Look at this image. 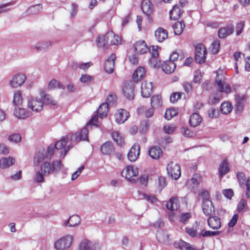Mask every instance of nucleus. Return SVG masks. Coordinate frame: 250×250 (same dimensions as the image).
<instances>
[{
	"label": "nucleus",
	"mask_w": 250,
	"mask_h": 250,
	"mask_svg": "<svg viewBox=\"0 0 250 250\" xmlns=\"http://www.w3.org/2000/svg\"><path fill=\"white\" fill-rule=\"evenodd\" d=\"M182 93L181 92H174L170 97V101L171 103H174L181 98Z\"/></svg>",
	"instance_id": "e2e57ef3"
},
{
	"label": "nucleus",
	"mask_w": 250,
	"mask_h": 250,
	"mask_svg": "<svg viewBox=\"0 0 250 250\" xmlns=\"http://www.w3.org/2000/svg\"><path fill=\"white\" fill-rule=\"evenodd\" d=\"M182 12L183 10L180 8V7L175 5L169 12L170 18L174 20H177L180 18Z\"/></svg>",
	"instance_id": "2f4dec72"
},
{
	"label": "nucleus",
	"mask_w": 250,
	"mask_h": 250,
	"mask_svg": "<svg viewBox=\"0 0 250 250\" xmlns=\"http://www.w3.org/2000/svg\"><path fill=\"white\" fill-rule=\"evenodd\" d=\"M215 85L217 90L220 92L229 93L231 91V87L229 84L218 78H216Z\"/></svg>",
	"instance_id": "4468645a"
},
{
	"label": "nucleus",
	"mask_w": 250,
	"mask_h": 250,
	"mask_svg": "<svg viewBox=\"0 0 250 250\" xmlns=\"http://www.w3.org/2000/svg\"><path fill=\"white\" fill-rule=\"evenodd\" d=\"M100 150L103 155H111L114 151V147L112 142L107 141L101 146Z\"/></svg>",
	"instance_id": "f3484780"
},
{
	"label": "nucleus",
	"mask_w": 250,
	"mask_h": 250,
	"mask_svg": "<svg viewBox=\"0 0 250 250\" xmlns=\"http://www.w3.org/2000/svg\"><path fill=\"white\" fill-rule=\"evenodd\" d=\"M13 5L12 2H8L0 4V14H2L10 10L9 6Z\"/></svg>",
	"instance_id": "4d7b16f0"
},
{
	"label": "nucleus",
	"mask_w": 250,
	"mask_h": 250,
	"mask_svg": "<svg viewBox=\"0 0 250 250\" xmlns=\"http://www.w3.org/2000/svg\"><path fill=\"white\" fill-rule=\"evenodd\" d=\"M129 117V112L124 109L118 110L115 114V121L119 124L124 123Z\"/></svg>",
	"instance_id": "9b49d317"
},
{
	"label": "nucleus",
	"mask_w": 250,
	"mask_h": 250,
	"mask_svg": "<svg viewBox=\"0 0 250 250\" xmlns=\"http://www.w3.org/2000/svg\"><path fill=\"white\" fill-rule=\"evenodd\" d=\"M78 225V215H72L66 220L63 224L65 227H73Z\"/></svg>",
	"instance_id": "c756f323"
},
{
	"label": "nucleus",
	"mask_w": 250,
	"mask_h": 250,
	"mask_svg": "<svg viewBox=\"0 0 250 250\" xmlns=\"http://www.w3.org/2000/svg\"><path fill=\"white\" fill-rule=\"evenodd\" d=\"M141 9L143 12L149 16L152 12V4L149 0H143L141 3Z\"/></svg>",
	"instance_id": "a878e982"
},
{
	"label": "nucleus",
	"mask_w": 250,
	"mask_h": 250,
	"mask_svg": "<svg viewBox=\"0 0 250 250\" xmlns=\"http://www.w3.org/2000/svg\"><path fill=\"white\" fill-rule=\"evenodd\" d=\"M51 45V43L50 42L45 41L37 44L35 46V48H36L38 51H40L42 50L47 49Z\"/></svg>",
	"instance_id": "49530a36"
},
{
	"label": "nucleus",
	"mask_w": 250,
	"mask_h": 250,
	"mask_svg": "<svg viewBox=\"0 0 250 250\" xmlns=\"http://www.w3.org/2000/svg\"><path fill=\"white\" fill-rule=\"evenodd\" d=\"M185 27V23L184 21H177L173 25V29L174 31L175 35H179L181 34L183 32L184 28Z\"/></svg>",
	"instance_id": "c9c22d12"
},
{
	"label": "nucleus",
	"mask_w": 250,
	"mask_h": 250,
	"mask_svg": "<svg viewBox=\"0 0 250 250\" xmlns=\"http://www.w3.org/2000/svg\"><path fill=\"white\" fill-rule=\"evenodd\" d=\"M89 126L86 125L79 132V141H85L89 142L88 133Z\"/></svg>",
	"instance_id": "4c0bfd02"
},
{
	"label": "nucleus",
	"mask_w": 250,
	"mask_h": 250,
	"mask_svg": "<svg viewBox=\"0 0 250 250\" xmlns=\"http://www.w3.org/2000/svg\"><path fill=\"white\" fill-rule=\"evenodd\" d=\"M155 36L159 42H162L167 38V32L163 28L159 27L155 32Z\"/></svg>",
	"instance_id": "393cba45"
},
{
	"label": "nucleus",
	"mask_w": 250,
	"mask_h": 250,
	"mask_svg": "<svg viewBox=\"0 0 250 250\" xmlns=\"http://www.w3.org/2000/svg\"><path fill=\"white\" fill-rule=\"evenodd\" d=\"M10 148L4 144H0V153L3 155H6L9 153Z\"/></svg>",
	"instance_id": "338daca9"
},
{
	"label": "nucleus",
	"mask_w": 250,
	"mask_h": 250,
	"mask_svg": "<svg viewBox=\"0 0 250 250\" xmlns=\"http://www.w3.org/2000/svg\"><path fill=\"white\" fill-rule=\"evenodd\" d=\"M79 250H93L92 243L87 240H83L79 245Z\"/></svg>",
	"instance_id": "79ce46f5"
},
{
	"label": "nucleus",
	"mask_w": 250,
	"mask_h": 250,
	"mask_svg": "<svg viewBox=\"0 0 250 250\" xmlns=\"http://www.w3.org/2000/svg\"><path fill=\"white\" fill-rule=\"evenodd\" d=\"M246 103V97L244 95H238L236 98L235 109L237 112H241L243 109Z\"/></svg>",
	"instance_id": "412c9836"
},
{
	"label": "nucleus",
	"mask_w": 250,
	"mask_h": 250,
	"mask_svg": "<svg viewBox=\"0 0 250 250\" xmlns=\"http://www.w3.org/2000/svg\"><path fill=\"white\" fill-rule=\"evenodd\" d=\"M13 102L15 105H19L22 103V98L20 91H17L14 93Z\"/></svg>",
	"instance_id": "de8ad7c7"
},
{
	"label": "nucleus",
	"mask_w": 250,
	"mask_h": 250,
	"mask_svg": "<svg viewBox=\"0 0 250 250\" xmlns=\"http://www.w3.org/2000/svg\"><path fill=\"white\" fill-rule=\"evenodd\" d=\"M65 86L63 85L60 82L55 80H51L48 85V88L49 89H53L55 88H59L64 89Z\"/></svg>",
	"instance_id": "f704fd0d"
},
{
	"label": "nucleus",
	"mask_w": 250,
	"mask_h": 250,
	"mask_svg": "<svg viewBox=\"0 0 250 250\" xmlns=\"http://www.w3.org/2000/svg\"><path fill=\"white\" fill-rule=\"evenodd\" d=\"M201 121L202 118L199 114L194 113L190 116L189 122L191 126L195 127L198 125Z\"/></svg>",
	"instance_id": "473e14b6"
},
{
	"label": "nucleus",
	"mask_w": 250,
	"mask_h": 250,
	"mask_svg": "<svg viewBox=\"0 0 250 250\" xmlns=\"http://www.w3.org/2000/svg\"><path fill=\"white\" fill-rule=\"evenodd\" d=\"M244 26L245 22L244 21H241L237 23L236 26V32L237 35L240 34L242 32Z\"/></svg>",
	"instance_id": "69168bd1"
},
{
	"label": "nucleus",
	"mask_w": 250,
	"mask_h": 250,
	"mask_svg": "<svg viewBox=\"0 0 250 250\" xmlns=\"http://www.w3.org/2000/svg\"><path fill=\"white\" fill-rule=\"evenodd\" d=\"M133 47L135 53L139 54H145L148 50L146 42L142 40L136 42L133 45Z\"/></svg>",
	"instance_id": "f8f14e48"
},
{
	"label": "nucleus",
	"mask_w": 250,
	"mask_h": 250,
	"mask_svg": "<svg viewBox=\"0 0 250 250\" xmlns=\"http://www.w3.org/2000/svg\"><path fill=\"white\" fill-rule=\"evenodd\" d=\"M26 79L25 75L19 73L15 75L10 81V84L12 87L17 88L23 84Z\"/></svg>",
	"instance_id": "1a4fd4ad"
},
{
	"label": "nucleus",
	"mask_w": 250,
	"mask_h": 250,
	"mask_svg": "<svg viewBox=\"0 0 250 250\" xmlns=\"http://www.w3.org/2000/svg\"><path fill=\"white\" fill-rule=\"evenodd\" d=\"M115 59V54H112L105 61L104 68L106 72L111 73L113 72Z\"/></svg>",
	"instance_id": "dca6fc26"
},
{
	"label": "nucleus",
	"mask_w": 250,
	"mask_h": 250,
	"mask_svg": "<svg viewBox=\"0 0 250 250\" xmlns=\"http://www.w3.org/2000/svg\"><path fill=\"white\" fill-rule=\"evenodd\" d=\"M229 165L226 159L223 160L220 163L218 172H229Z\"/></svg>",
	"instance_id": "3c124183"
},
{
	"label": "nucleus",
	"mask_w": 250,
	"mask_h": 250,
	"mask_svg": "<svg viewBox=\"0 0 250 250\" xmlns=\"http://www.w3.org/2000/svg\"><path fill=\"white\" fill-rule=\"evenodd\" d=\"M42 9V5L40 4H39L30 6L27 10V12L29 14H37L39 12H40Z\"/></svg>",
	"instance_id": "c03bdc74"
},
{
	"label": "nucleus",
	"mask_w": 250,
	"mask_h": 250,
	"mask_svg": "<svg viewBox=\"0 0 250 250\" xmlns=\"http://www.w3.org/2000/svg\"><path fill=\"white\" fill-rule=\"evenodd\" d=\"M237 177L239 183L241 187L246 185V177L245 173H237Z\"/></svg>",
	"instance_id": "680f3d73"
},
{
	"label": "nucleus",
	"mask_w": 250,
	"mask_h": 250,
	"mask_svg": "<svg viewBox=\"0 0 250 250\" xmlns=\"http://www.w3.org/2000/svg\"><path fill=\"white\" fill-rule=\"evenodd\" d=\"M247 201L244 199H241L240 202L238 203L237 207V211L238 212H242L245 207L247 205Z\"/></svg>",
	"instance_id": "bf43d9fd"
},
{
	"label": "nucleus",
	"mask_w": 250,
	"mask_h": 250,
	"mask_svg": "<svg viewBox=\"0 0 250 250\" xmlns=\"http://www.w3.org/2000/svg\"><path fill=\"white\" fill-rule=\"evenodd\" d=\"M220 46V41L218 40H215L211 44V51L213 54H216L218 53Z\"/></svg>",
	"instance_id": "864d4df0"
},
{
	"label": "nucleus",
	"mask_w": 250,
	"mask_h": 250,
	"mask_svg": "<svg viewBox=\"0 0 250 250\" xmlns=\"http://www.w3.org/2000/svg\"><path fill=\"white\" fill-rule=\"evenodd\" d=\"M78 134L77 133L70 134L62 137V139L58 141L55 144L54 147L57 150H61L60 157L64 158L69 149L73 145L77 144Z\"/></svg>",
	"instance_id": "f257e3e1"
},
{
	"label": "nucleus",
	"mask_w": 250,
	"mask_h": 250,
	"mask_svg": "<svg viewBox=\"0 0 250 250\" xmlns=\"http://www.w3.org/2000/svg\"><path fill=\"white\" fill-rule=\"evenodd\" d=\"M122 177H124L129 182L135 184L139 182L140 184L146 186L147 183L148 176L146 175L138 176V173H121Z\"/></svg>",
	"instance_id": "f03ea898"
},
{
	"label": "nucleus",
	"mask_w": 250,
	"mask_h": 250,
	"mask_svg": "<svg viewBox=\"0 0 250 250\" xmlns=\"http://www.w3.org/2000/svg\"><path fill=\"white\" fill-rule=\"evenodd\" d=\"M209 227L213 229H217L221 227V223L220 218L217 216H210L208 219Z\"/></svg>",
	"instance_id": "5701e85b"
},
{
	"label": "nucleus",
	"mask_w": 250,
	"mask_h": 250,
	"mask_svg": "<svg viewBox=\"0 0 250 250\" xmlns=\"http://www.w3.org/2000/svg\"><path fill=\"white\" fill-rule=\"evenodd\" d=\"M178 114L177 111L174 108H169L167 109L165 114V118L169 120L173 117L176 116Z\"/></svg>",
	"instance_id": "8fccbe9b"
},
{
	"label": "nucleus",
	"mask_w": 250,
	"mask_h": 250,
	"mask_svg": "<svg viewBox=\"0 0 250 250\" xmlns=\"http://www.w3.org/2000/svg\"><path fill=\"white\" fill-rule=\"evenodd\" d=\"M134 83L131 81L127 82L125 83L123 91L125 96L128 100H132L134 97Z\"/></svg>",
	"instance_id": "6e6552de"
},
{
	"label": "nucleus",
	"mask_w": 250,
	"mask_h": 250,
	"mask_svg": "<svg viewBox=\"0 0 250 250\" xmlns=\"http://www.w3.org/2000/svg\"><path fill=\"white\" fill-rule=\"evenodd\" d=\"M27 105L33 111L39 112L43 109V102L42 99L32 97L28 100Z\"/></svg>",
	"instance_id": "0eeeda50"
},
{
	"label": "nucleus",
	"mask_w": 250,
	"mask_h": 250,
	"mask_svg": "<svg viewBox=\"0 0 250 250\" xmlns=\"http://www.w3.org/2000/svg\"><path fill=\"white\" fill-rule=\"evenodd\" d=\"M111 136L113 140L117 143L118 145L122 146V144L124 143V139L120 135L118 132H112Z\"/></svg>",
	"instance_id": "09e8293b"
},
{
	"label": "nucleus",
	"mask_w": 250,
	"mask_h": 250,
	"mask_svg": "<svg viewBox=\"0 0 250 250\" xmlns=\"http://www.w3.org/2000/svg\"><path fill=\"white\" fill-rule=\"evenodd\" d=\"M14 114L18 119H24L30 116L31 112L25 108L20 107L15 109Z\"/></svg>",
	"instance_id": "b1692460"
},
{
	"label": "nucleus",
	"mask_w": 250,
	"mask_h": 250,
	"mask_svg": "<svg viewBox=\"0 0 250 250\" xmlns=\"http://www.w3.org/2000/svg\"><path fill=\"white\" fill-rule=\"evenodd\" d=\"M234 31V26L232 24H229L226 27L221 28L218 32V36L220 38L224 39L227 36L231 35Z\"/></svg>",
	"instance_id": "aec40b11"
},
{
	"label": "nucleus",
	"mask_w": 250,
	"mask_h": 250,
	"mask_svg": "<svg viewBox=\"0 0 250 250\" xmlns=\"http://www.w3.org/2000/svg\"><path fill=\"white\" fill-rule=\"evenodd\" d=\"M73 240L71 235H66L56 241L54 243V248L57 250H64L71 245Z\"/></svg>",
	"instance_id": "423d86ee"
},
{
	"label": "nucleus",
	"mask_w": 250,
	"mask_h": 250,
	"mask_svg": "<svg viewBox=\"0 0 250 250\" xmlns=\"http://www.w3.org/2000/svg\"><path fill=\"white\" fill-rule=\"evenodd\" d=\"M166 185V178L162 176H159L158 178V187L160 191H161Z\"/></svg>",
	"instance_id": "0e129e2a"
},
{
	"label": "nucleus",
	"mask_w": 250,
	"mask_h": 250,
	"mask_svg": "<svg viewBox=\"0 0 250 250\" xmlns=\"http://www.w3.org/2000/svg\"><path fill=\"white\" fill-rule=\"evenodd\" d=\"M45 156L42 151H39L34 157V163L35 166H38L44 159Z\"/></svg>",
	"instance_id": "37998d69"
},
{
	"label": "nucleus",
	"mask_w": 250,
	"mask_h": 250,
	"mask_svg": "<svg viewBox=\"0 0 250 250\" xmlns=\"http://www.w3.org/2000/svg\"><path fill=\"white\" fill-rule=\"evenodd\" d=\"M191 218V214L190 212H186L182 213L179 217L180 222L183 224H186L189 219Z\"/></svg>",
	"instance_id": "603ef678"
},
{
	"label": "nucleus",
	"mask_w": 250,
	"mask_h": 250,
	"mask_svg": "<svg viewBox=\"0 0 250 250\" xmlns=\"http://www.w3.org/2000/svg\"><path fill=\"white\" fill-rule=\"evenodd\" d=\"M63 165L61 161H55L52 165L49 162H44L41 166V172H51L52 170H63Z\"/></svg>",
	"instance_id": "39448f33"
},
{
	"label": "nucleus",
	"mask_w": 250,
	"mask_h": 250,
	"mask_svg": "<svg viewBox=\"0 0 250 250\" xmlns=\"http://www.w3.org/2000/svg\"><path fill=\"white\" fill-rule=\"evenodd\" d=\"M140 152V145L138 143H135L130 149L128 154L127 157L129 161L131 162L135 161L138 158Z\"/></svg>",
	"instance_id": "9d476101"
},
{
	"label": "nucleus",
	"mask_w": 250,
	"mask_h": 250,
	"mask_svg": "<svg viewBox=\"0 0 250 250\" xmlns=\"http://www.w3.org/2000/svg\"><path fill=\"white\" fill-rule=\"evenodd\" d=\"M118 36L115 37L114 33L112 32H108L105 35L102 36L99 39L104 40L102 43L98 42V46L103 47L105 45H112L118 44L120 41L118 40ZM100 40H98L99 42Z\"/></svg>",
	"instance_id": "7ed1b4c3"
},
{
	"label": "nucleus",
	"mask_w": 250,
	"mask_h": 250,
	"mask_svg": "<svg viewBox=\"0 0 250 250\" xmlns=\"http://www.w3.org/2000/svg\"><path fill=\"white\" fill-rule=\"evenodd\" d=\"M202 209L206 216H209L214 211L212 201L209 199H205L203 202Z\"/></svg>",
	"instance_id": "2eb2a0df"
},
{
	"label": "nucleus",
	"mask_w": 250,
	"mask_h": 250,
	"mask_svg": "<svg viewBox=\"0 0 250 250\" xmlns=\"http://www.w3.org/2000/svg\"><path fill=\"white\" fill-rule=\"evenodd\" d=\"M167 209L170 211H174L177 210L179 208L178 203V199L176 197H172L170 199L168 202L166 204Z\"/></svg>",
	"instance_id": "c85d7f7f"
},
{
	"label": "nucleus",
	"mask_w": 250,
	"mask_h": 250,
	"mask_svg": "<svg viewBox=\"0 0 250 250\" xmlns=\"http://www.w3.org/2000/svg\"><path fill=\"white\" fill-rule=\"evenodd\" d=\"M8 139L10 142L18 143L21 141V136L19 133L13 134L8 136Z\"/></svg>",
	"instance_id": "6e6d98bb"
},
{
	"label": "nucleus",
	"mask_w": 250,
	"mask_h": 250,
	"mask_svg": "<svg viewBox=\"0 0 250 250\" xmlns=\"http://www.w3.org/2000/svg\"><path fill=\"white\" fill-rule=\"evenodd\" d=\"M15 159L11 157L2 158L0 160V167L2 168L9 167L15 163Z\"/></svg>",
	"instance_id": "cd10ccee"
},
{
	"label": "nucleus",
	"mask_w": 250,
	"mask_h": 250,
	"mask_svg": "<svg viewBox=\"0 0 250 250\" xmlns=\"http://www.w3.org/2000/svg\"><path fill=\"white\" fill-rule=\"evenodd\" d=\"M108 111V104L103 103L99 107L97 110V115L101 118L105 117Z\"/></svg>",
	"instance_id": "bb28decb"
},
{
	"label": "nucleus",
	"mask_w": 250,
	"mask_h": 250,
	"mask_svg": "<svg viewBox=\"0 0 250 250\" xmlns=\"http://www.w3.org/2000/svg\"><path fill=\"white\" fill-rule=\"evenodd\" d=\"M149 63L154 68H158L161 65L160 61L158 59V57H151L149 60Z\"/></svg>",
	"instance_id": "5fc2aeb1"
},
{
	"label": "nucleus",
	"mask_w": 250,
	"mask_h": 250,
	"mask_svg": "<svg viewBox=\"0 0 250 250\" xmlns=\"http://www.w3.org/2000/svg\"><path fill=\"white\" fill-rule=\"evenodd\" d=\"M161 96L156 95L152 96L151 99V105L153 108H158L162 105Z\"/></svg>",
	"instance_id": "58836bf2"
},
{
	"label": "nucleus",
	"mask_w": 250,
	"mask_h": 250,
	"mask_svg": "<svg viewBox=\"0 0 250 250\" xmlns=\"http://www.w3.org/2000/svg\"><path fill=\"white\" fill-rule=\"evenodd\" d=\"M35 183H42L44 182V175L42 173H36L33 177Z\"/></svg>",
	"instance_id": "13d9d810"
},
{
	"label": "nucleus",
	"mask_w": 250,
	"mask_h": 250,
	"mask_svg": "<svg viewBox=\"0 0 250 250\" xmlns=\"http://www.w3.org/2000/svg\"><path fill=\"white\" fill-rule=\"evenodd\" d=\"M152 91V83L151 82L144 81L141 85V94L143 97H149Z\"/></svg>",
	"instance_id": "ddd939ff"
},
{
	"label": "nucleus",
	"mask_w": 250,
	"mask_h": 250,
	"mask_svg": "<svg viewBox=\"0 0 250 250\" xmlns=\"http://www.w3.org/2000/svg\"><path fill=\"white\" fill-rule=\"evenodd\" d=\"M207 51L202 43H199L195 46V60L196 62L201 64L205 62Z\"/></svg>",
	"instance_id": "20e7f679"
},
{
	"label": "nucleus",
	"mask_w": 250,
	"mask_h": 250,
	"mask_svg": "<svg viewBox=\"0 0 250 250\" xmlns=\"http://www.w3.org/2000/svg\"><path fill=\"white\" fill-rule=\"evenodd\" d=\"M98 118L97 116L94 115L89 122L86 124L87 126L91 127L92 125L99 126L98 125Z\"/></svg>",
	"instance_id": "052dcab7"
},
{
	"label": "nucleus",
	"mask_w": 250,
	"mask_h": 250,
	"mask_svg": "<svg viewBox=\"0 0 250 250\" xmlns=\"http://www.w3.org/2000/svg\"><path fill=\"white\" fill-rule=\"evenodd\" d=\"M162 70L167 74H170L174 72L176 67V64L172 61L167 60L161 64Z\"/></svg>",
	"instance_id": "6ab92c4d"
},
{
	"label": "nucleus",
	"mask_w": 250,
	"mask_h": 250,
	"mask_svg": "<svg viewBox=\"0 0 250 250\" xmlns=\"http://www.w3.org/2000/svg\"><path fill=\"white\" fill-rule=\"evenodd\" d=\"M93 80V77L87 74L82 75L81 77L79 79L81 83L85 85L90 84L92 83Z\"/></svg>",
	"instance_id": "a18cd8bd"
},
{
	"label": "nucleus",
	"mask_w": 250,
	"mask_h": 250,
	"mask_svg": "<svg viewBox=\"0 0 250 250\" xmlns=\"http://www.w3.org/2000/svg\"><path fill=\"white\" fill-rule=\"evenodd\" d=\"M174 246L176 248L180 249L181 250H193L190 247L189 244L182 240L175 242Z\"/></svg>",
	"instance_id": "e433bc0d"
},
{
	"label": "nucleus",
	"mask_w": 250,
	"mask_h": 250,
	"mask_svg": "<svg viewBox=\"0 0 250 250\" xmlns=\"http://www.w3.org/2000/svg\"><path fill=\"white\" fill-rule=\"evenodd\" d=\"M202 181V177L200 173H194L192 175L191 178L190 179H188V184H189L191 182L193 187L198 186V185L201 183Z\"/></svg>",
	"instance_id": "72a5a7b5"
},
{
	"label": "nucleus",
	"mask_w": 250,
	"mask_h": 250,
	"mask_svg": "<svg viewBox=\"0 0 250 250\" xmlns=\"http://www.w3.org/2000/svg\"><path fill=\"white\" fill-rule=\"evenodd\" d=\"M148 154L153 159H158L163 155V151L159 146H151L148 150Z\"/></svg>",
	"instance_id": "4be33fe9"
},
{
	"label": "nucleus",
	"mask_w": 250,
	"mask_h": 250,
	"mask_svg": "<svg viewBox=\"0 0 250 250\" xmlns=\"http://www.w3.org/2000/svg\"><path fill=\"white\" fill-rule=\"evenodd\" d=\"M145 73L146 71L144 67H139L133 73L132 76L133 81L137 82L141 79L144 77Z\"/></svg>",
	"instance_id": "7c9ffc66"
},
{
	"label": "nucleus",
	"mask_w": 250,
	"mask_h": 250,
	"mask_svg": "<svg viewBox=\"0 0 250 250\" xmlns=\"http://www.w3.org/2000/svg\"><path fill=\"white\" fill-rule=\"evenodd\" d=\"M245 185L246 186L245 195L247 198H250V178H247Z\"/></svg>",
	"instance_id": "774afa93"
},
{
	"label": "nucleus",
	"mask_w": 250,
	"mask_h": 250,
	"mask_svg": "<svg viewBox=\"0 0 250 250\" xmlns=\"http://www.w3.org/2000/svg\"><path fill=\"white\" fill-rule=\"evenodd\" d=\"M167 172H181V167L177 163L170 162L167 165Z\"/></svg>",
	"instance_id": "ea45409f"
},
{
	"label": "nucleus",
	"mask_w": 250,
	"mask_h": 250,
	"mask_svg": "<svg viewBox=\"0 0 250 250\" xmlns=\"http://www.w3.org/2000/svg\"><path fill=\"white\" fill-rule=\"evenodd\" d=\"M232 105L228 102H224L221 104L220 110L223 114H227L230 113L232 110Z\"/></svg>",
	"instance_id": "a19ab883"
},
{
	"label": "nucleus",
	"mask_w": 250,
	"mask_h": 250,
	"mask_svg": "<svg viewBox=\"0 0 250 250\" xmlns=\"http://www.w3.org/2000/svg\"><path fill=\"white\" fill-rule=\"evenodd\" d=\"M39 92L40 97L43 101V104L45 103L46 104H50L52 105H55L56 104V102L52 98L51 95L46 94L44 89H39Z\"/></svg>",
	"instance_id": "a211bd4d"
}]
</instances>
